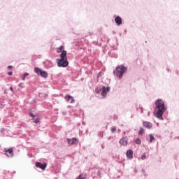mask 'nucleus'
Wrapping results in <instances>:
<instances>
[{"instance_id": "37", "label": "nucleus", "mask_w": 179, "mask_h": 179, "mask_svg": "<svg viewBox=\"0 0 179 179\" xmlns=\"http://www.w3.org/2000/svg\"><path fill=\"white\" fill-rule=\"evenodd\" d=\"M134 173H138V170L134 169Z\"/></svg>"}, {"instance_id": "10", "label": "nucleus", "mask_w": 179, "mask_h": 179, "mask_svg": "<svg viewBox=\"0 0 179 179\" xmlns=\"http://www.w3.org/2000/svg\"><path fill=\"white\" fill-rule=\"evenodd\" d=\"M143 127L147 128L148 129H150V128L153 127V124L150 122H143Z\"/></svg>"}, {"instance_id": "22", "label": "nucleus", "mask_w": 179, "mask_h": 179, "mask_svg": "<svg viewBox=\"0 0 179 179\" xmlns=\"http://www.w3.org/2000/svg\"><path fill=\"white\" fill-rule=\"evenodd\" d=\"M141 160H146V153H143L141 155Z\"/></svg>"}, {"instance_id": "16", "label": "nucleus", "mask_w": 179, "mask_h": 179, "mask_svg": "<svg viewBox=\"0 0 179 179\" xmlns=\"http://www.w3.org/2000/svg\"><path fill=\"white\" fill-rule=\"evenodd\" d=\"M76 179H86V175L83 174V173H80L77 178Z\"/></svg>"}, {"instance_id": "5", "label": "nucleus", "mask_w": 179, "mask_h": 179, "mask_svg": "<svg viewBox=\"0 0 179 179\" xmlns=\"http://www.w3.org/2000/svg\"><path fill=\"white\" fill-rule=\"evenodd\" d=\"M126 156L129 160L134 159V151L131 149L128 150L126 152Z\"/></svg>"}, {"instance_id": "25", "label": "nucleus", "mask_w": 179, "mask_h": 179, "mask_svg": "<svg viewBox=\"0 0 179 179\" xmlns=\"http://www.w3.org/2000/svg\"><path fill=\"white\" fill-rule=\"evenodd\" d=\"M96 175L98 176V177H100L101 176V172H100V171H98Z\"/></svg>"}, {"instance_id": "14", "label": "nucleus", "mask_w": 179, "mask_h": 179, "mask_svg": "<svg viewBox=\"0 0 179 179\" xmlns=\"http://www.w3.org/2000/svg\"><path fill=\"white\" fill-rule=\"evenodd\" d=\"M150 140H149V143H152V142H155L156 141V138L153 136V134H150Z\"/></svg>"}, {"instance_id": "4", "label": "nucleus", "mask_w": 179, "mask_h": 179, "mask_svg": "<svg viewBox=\"0 0 179 179\" xmlns=\"http://www.w3.org/2000/svg\"><path fill=\"white\" fill-rule=\"evenodd\" d=\"M110 87H106V86H103L102 87V91L101 92V94L102 96V97H106L107 96V94L108 93V92H110Z\"/></svg>"}, {"instance_id": "13", "label": "nucleus", "mask_w": 179, "mask_h": 179, "mask_svg": "<svg viewBox=\"0 0 179 179\" xmlns=\"http://www.w3.org/2000/svg\"><path fill=\"white\" fill-rule=\"evenodd\" d=\"M43 70L40 69L38 67H35L34 68V72L35 73H37V75H41V72Z\"/></svg>"}, {"instance_id": "21", "label": "nucleus", "mask_w": 179, "mask_h": 179, "mask_svg": "<svg viewBox=\"0 0 179 179\" xmlns=\"http://www.w3.org/2000/svg\"><path fill=\"white\" fill-rule=\"evenodd\" d=\"M26 76H29V73L26 72L22 76V80H26Z\"/></svg>"}, {"instance_id": "32", "label": "nucleus", "mask_w": 179, "mask_h": 179, "mask_svg": "<svg viewBox=\"0 0 179 179\" xmlns=\"http://www.w3.org/2000/svg\"><path fill=\"white\" fill-rule=\"evenodd\" d=\"M48 94H44V98L45 99H48Z\"/></svg>"}, {"instance_id": "17", "label": "nucleus", "mask_w": 179, "mask_h": 179, "mask_svg": "<svg viewBox=\"0 0 179 179\" xmlns=\"http://www.w3.org/2000/svg\"><path fill=\"white\" fill-rule=\"evenodd\" d=\"M145 132V129L143 128H140V130L138 131V135H143V133Z\"/></svg>"}, {"instance_id": "30", "label": "nucleus", "mask_w": 179, "mask_h": 179, "mask_svg": "<svg viewBox=\"0 0 179 179\" xmlns=\"http://www.w3.org/2000/svg\"><path fill=\"white\" fill-rule=\"evenodd\" d=\"M18 86H20V87H23V83H20Z\"/></svg>"}, {"instance_id": "24", "label": "nucleus", "mask_w": 179, "mask_h": 179, "mask_svg": "<svg viewBox=\"0 0 179 179\" xmlns=\"http://www.w3.org/2000/svg\"><path fill=\"white\" fill-rule=\"evenodd\" d=\"M67 143L69 145H72V140L71 138H67Z\"/></svg>"}, {"instance_id": "11", "label": "nucleus", "mask_w": 179, "mask_h": 179, "mask_svg": "<svg viewBox=\"0 0 179 179\" xmlns=\"http://www.w3.org/2000/svg\"><path fill=\"white\" fill-rule=\"evenodd\" d=\"M115 22L117 26H121V24H122V19L120 16H117L115 18Z\"/></svg>"}, {"instance_id": "36", "label": "nucleus", "mask_w": 179, "mask_h": 179, "mask_svg": "<svg viewBox=\"0 0 179 179\" xmlns=\"http://www.w3.org/2000/svg\"><path fill=\"white\" fill-rule=\"evenodd\" d=\"M10 90H11V92H13V87H10Z\"/></svg>"}, {"instance_id": "23", "label": "nucleus", "mask_w": 179, "mask_h": 179, "mask_svg": "<svg viewBox=\"0 0 179 179\" xmlns=\"http://www.w3.org/2000/svg\"><path fill=\"white\" fill-rule=\"evenodd\" d=\"M116 131H117V127H112L111 132L113 134H114V132H115Z\"/></svg>"}, {"instance_id": "8", "label": "nucleus", "mask_w": 179, "mask_h": 179, "mask_svg": "<svg viewBox=\"0 0 179 179\" xmlns=\"http://www.w3.org/2000/svg\"><path fill=\"white\" fill-rule=\"evenodd\" d=\"M119 143L122 145V146H127L128 145V138L127 137H122L120 140Z\"/></svg>"}, {"instance_id": "18", "label": "nucleus", "mask_w": 179, "mask_h": 179, "mask_svg": "<svg viewBox=\"0 0 179 179\" xmlns=\"http://www.w3.org/2000/svg\"><path fill=\"white\" fill-rule=\"evenodd\" d=\"M71 99H72V96H71V95H69V94H67V95L65 96V99H66L67 101H69Z\"/></svg>"}, {"instance_id": "42", "label": "nucleus", "mask_w": 179, "mask_h": 179, "mask_svg": "<svg viewBox=\"0 0 179 179\" xmlns=\"http://www.w3.org/2000/svg\"><path fill=\"white\" fill-rule=\"evenodd\" d=\"M101 136H103L101 135Z\"/></svg>"}, {"instance_id": "26", "label": "nucleus", "mask_w": 179, "mask_h": 179, "mask_svg": "<svg viewBox=\"0 0 179 179\" xmlns=\"http://www.w3.org/2000/svg\"><path fill=\"white\" fill-rule=\"evenodd\" d=\"M8 75H9V76H12L13 75V72L12 71H8Z\"/></svg>"}, {"instance_id": "28", "label": "nucleus", "mask_w": 179, "mask_h": 179, "mask_svg": "<svg viewBox=\"0 0 179 179\" xmlns=\"http://www.w3.org/2000/svg\"><path fill=\"white\" fill-rule=\"evenodd\" d=\"M70 100L71 103L75 102V99H73V96H72V98Z\"/></svg>"}, {"instance_id": "40", "label": "nucleus", "mask_w": 179, "mask_h": 179, "mask_svg": "<svg viewBox=\"0 0 179 179\" xmlns=\"http://www.w3.org/2000/svg\"><path fill=\"white\" fill-rule=\"evenodd\" d=\"M4 93H6V91H4Z\"/></svg>"}, {"instance_id": "39", "label": "nucleus", "mask_w": 179, "mask_h": 179, "mask_svg": "<svg viewBox=\"0 0 179 179\" xmlns=\"http://www.w3.org/2000/svg\"><path fill=\"white\" fill-rule=\"evenodd\" d=\"M117 55H115V58H117Z\"/></svg>"}, {"instance_id": "27", "label": "nucleus", "mask_w": 179, "mask_h": 179, "mask_svg": "<svg viewBox=\"0 0 179 179\" xmlns=\"http://www.w3.org/2000/svg\"><path fill=\"white\" fill-rule=\"evenodd\" d=\"M95 92H96V93H97V94H99V93H100V90H99V88H96L95 90Z\"/></svg>"}, {"instance_id": "31", "label": "nucleus", "mask_w": 179, "mask_h": 179, "mask_svg": "<svg viewBox=\"0 0 179 179\" xmlns=\"http://www.w3.org/2000/svg\"><path fill=\"white\" fill-rule=\"evenodd\" d=\"M141 171H142L143 174H145L146 173V171L145 169H143L141 170Z\"/></svg>"}, {"instance_id": "3", "label": "nucleus", "mask_w": 179, "mask_h": 179, "mask_svg": "<svg viewBox=\"0 0 179 179\" xmlns=\"http://www.w3.org/2000/svg\"><path fill=\"white\" fill-rule=\"evenodd\" d=\"M128 67L125 66L124 64H120L116 66L115 70L113 71V74L118 78V79H122L124 78V74L127 73Z\"/></svg>"}, {"instance_id": "6", "label": "nucleus", "mask_w": 179, "mask_h": 179, "mask_svg": "<svg viewBox=\"0 0 179 179\" xmlns=\"http://www.w3.org/2000/svg\"><path fill=\"white\" fill-rule=\"evenodd\" d=\"M36 167H38L41 169V170H45L47 169V164L46 163H41V162H36Z\"/></svg>"}, {"instance_id": "33", "label": "nucleus", "mask_w": 179, "mask_h": 179, "mask_svg": "<svg viewBox=\"0 0 179 179\" xmlns=\"http://www.w3.org/2000/svg\"><path fill=\"white\" fill-rule=\"evenodd\" d=\"M12 68H13V66H8V70L12 69Z\"/></svg>"}, {"instance_id": "15", "label": "nucleus", "mask_w": 179, "mask_h": 179, "mask_svg": "<svg viewBox=\"0 0 179 179\" xmlns=\"http://www.w3.org/2000/svg\"><path fill=\"white\" fill-rule=\"evenodd\" d=\"M41 76H42V78H48V73L46 71H42Z\"/></svg>"}, {"instance_id": "38", "label": "nucleus", "mask_w": 179, "mask_h": 179, "mask_svg": "<svg viewBox=\"0 0 179 179\" xmlns=\"http://www.w3.org/2000/svg\"><path fill=\"white\" fill-rule=\"evenodd\" d=\"M101 73V71H100V72L99 73L98 76H100Z\"/></svg>"}, {"instance_id": "35", "label": "nucleus", "mask_w": 179, "mask_h": 179, "mask_svg": "<svg viewBox=\"0 0 179 179\" xmlns=\"http://www.w3.org/2000/svg\"><path fill=\"white\" fill-rule=\"evenodd\" d=\"M166 71H167V72H171V70H170V69H169V68H166Z\"/></svg>"}, {"instance_id": "20", "label": "nucleus", "mask_w": 179, "mask_h": 179, "mask_svg": "<svg viewBox=\"0 0 179 179\" xmlns=\"http://www.w3.org/2000/svg\"><path fill=\"white\" fill-rule=\"evenodd\" d=\"M32 120L35 124H38V122H40V118H32Z\"/></svg>"}, {"instance_id": "9", "label": "nucleus", "mask_w": 179, "mask_h": 179, "mask_svg": "<svg viewBox=\"0 0 179 179\" xmlns=\"http://www.w3.org/2000/svg\"><path fill=\"white\" fill-rule=\"evenodd\" d=\"M43 65H45V66L47 69L52 68V66H53L52 62H51L50 60H45V62H43Z\"/></svg>"}, {"instance_id": "34", "label": "nucleus", "mask_w": 179, "mask_h": 179, "mask_svg": "<svg viewBox=\"0 0 179 179\" xmlns=\"http://www.w3.org/2000/svg\"><path fill=\"white\" fill-rule=\"evenodd\" d=\"M62 114H63V115H66L67 112H66V111H63V112H62Z\"/></svg>"}, {"instance_id": "44", "label": "nucleus", "mask_w": 179, "mask_h": 179, "mask_svg": "<svg viewBox=\"0 0 179 179\" xmlns=\"http://www.w3.org/2000/svg\"><path fill=\"white\" fill-rule=\"evenodd\" d=\"M0 122H1V119H0Z\"/></svg>"}, {"instance_id": "1", "label": "nucleus", "mask_w": 179, "mask_h": 179, "mask_svg": "<svg viewBox=\"0 0 179 179\" xmlns=\"http://www.w3.org/2000/svg\"><path fill=\"white\" fill-rule=\"evenodd\" d=\"M167 108L164 105V101L162 99H157L155 101V107L154 108V114L155 117L159 120L163 121L164 118L163 117V114L166 113Z\"/></svg>"}, {"instance_id": "12", "label": "nucleus", "mask_w": 179, "mask_h": 179, "mask_svg": "<svg viewBox=\"0 0 179 179\" xmlns=\"http://www.w3.org/2000/svg\"><path fill=\"white\" fill-rule=\"evenodd\" d=\"M79 143V139L73 137L71 138V145H78Z\"/></svg>"}, {"instance_id": "7", "label": "nucleus", "mask_w": 179, "mask_h": 179, "mask_svg": "<svg viewBox=\"0 0 179 179\" xmlns=\"http://www.w3.org/2000/svg\"><path fill=\"white\" fill-rule=\"evenodd\" d=\"M5 155L7 157H13V149L9 148L5 151Z\"/></svg>"}, {"instance_id": "29", "label": "nucleus", "mask_w": 179, "mask_h": 179, "mask_svg": "<svg viewBox=\"0 0 179 179\" xmlns=\"http://www.w3.org/2000/svg\"><path fill=\"white\" fill-rule=\"evenodd\" d=\"M29 117H33V118H34L35 115L33 113H29Z\"/></svg>"}, {"instance_id": "41", "label": "nucleus", "mask_w": 179, "mask_h": 179, "mask_svg": "<svg viewBox=\"0 0 179 179\" xmlns=\"http://www.w3.org/2000/svg\"><path fill=\"white\" fill-rule=\"evenodd\" d=\"M141 113H143V110H141Z\"/></svg>"}, {"instance_id": "2", "label": "nucleus", "mask_w": 179, "mask_h": 179, "mask_svg": "<svg viewBox=\"0 0 179 179\" xmlns=\"http://www.w3.org/2000/svg\"><path fill=\"white\" fill-rule=\"evenodd\" d=\"M65 48L62 45L59 48H57V52H62L60 55V59L58 60L57 66L59 68H66L69 65L68 62V57H66V50H64Z\"/></svg>"}, {"instance_id": "19", "label": "nucleus", "mask_w": 179, "mask_h": 179, "mask_svg": "<svg viewBox=\"0 0 179 179\" xmlns=\"http://www.w3.org/2000/svg\"><path fill=\"white\" fill-rule=\"evenodd\" d=\"M135 143L137 144V145H141V143H142V141H141V138H137L135 141Z\"/></svg>"}, {"instance_id": "43", "label": "nucleus", "mask_w": 179, "mask_h": 179, "mask_svg": "<svg viewBox=\"0 0 179 179\" xmlns=\"http://www.w3.org/2000/svg\"><path fill=\"white\" fill-rule=\"evenodd\" d=\"M176 179H178V178H176Z\"/></svg>"}]
</instances>
